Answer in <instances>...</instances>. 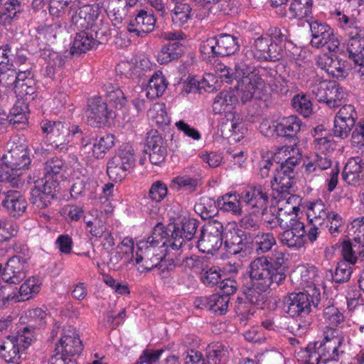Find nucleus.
<instances>
[{"instance_id":"31","label":"nucleus","mask_w":364,"mask_h":364,"mask_svg":"<svg viewBox=\"0 0 364 364\" xmlns=\"http://www.w3.org/2000/svg\"><path fill=\"white\" fill-rule=\"evenodd\" d=\"M229 355L228 347L220 343H210L206 348L208 364H225Z\"/></svg>"},{"instance_id":"50","label":"nucleus","mask_w":364,"mask_h":364,"mask_svg":"<svg viewBox=\"0 0 364 364\" xmlns=\"http://www.w3.org/2000/svg\"><path fill=\"white\" fill-rule=\"evenodd\" d=\"M221 277V270L218 267L205 266L202 269L200 281L206 287H213L220 284Z\"/></svg>"},{"instance_id":"23","label":"nucleus","mask_w":364,"mask_h":364,"mask_svg":"<svg viewBox=\"0 0 364 364\" xmlns=\"http://www.w3.org/2000/svg\"><path fill=\"white\" fill-rule=\"evenodd\" d=\"M1 205L6 208L9 215L16 218L21 216L28 207L26 198L17 191H8Z\"/></svg>"},{"instance_id":"30","label":"nucleus","mask_w":364,"mask_h":364,"mask_svg":"<svg viewBox=\"0 0 364 364\" xmlns=\"http://www.w3.org/2000/svg\"><path fill=\"white\" fill-rule=\"evenodd\" d=\"M330 215L331 212L321 200L311 203L308 207L307 218L311 224L323 227Z\"/></svg>"},{"instance_id":"25","label":"nucleus","mask_w":364,"mask_h":364,"mask_svg":"<svg viewBox=\"0 0 364 364\" xmlns=\"http://www.w3.org/2000/svg\"><path fill=\"white\" fill-rule=\"evenodd\" d=\"M342 177L349 185L358 184L364 178L363 160L359 156L349 159L343 168Z\"/></svg>"},{"instance_id":"57","label":"nucleus","mask_w":364,"mask_h":364,"mask_svg":"<svg viewBox=\"0 0 364 364\" xmlns=\"http://www.w3.org/2000/svg\"><path fill=\"white\" fill-rule=\"evenodd\" d=\"M350 264L341 261L338 263L337 267L333 274H332L333 280L336 283H345L348 282L353 272Z\"/></svg>"},{"instance_id":"55","label":"nucleus","mask_w":364,"mask_h":364,"mask_svg":"<svg viewBox=\"0 0 364 364\" xmlns=\"http://www.w3.org/2000/svg\"><path fill=\"white\" fill-rule=\"evenodd\" d=\"M215 202L209 198H202L194 206L195 212L203 219L210 218L215 215Z\"/></svg>"},{"instance_id":"62","label":"nucleus","mask_w":364,"mask_h":364,"mask_svg":"<svg viewBox=\"0 0 364 364\" xmlns=\"http://www.w3.org/2000/svg\"><path fill=\"white\" fill-rule=\"evenodd\" d=\"M121 246H117L110 252L109 265L114 269H118L122 262H127L129 259L127 250H122Z\"/></svg>"},{"instance_id":"36","label":"nucleus","mask_w":364,"mask_h":364,"mask_svg":"<svg viewBox=\"0 0 364 364\" xmlns=\"http://www.w3.org/2000/svg\"><path fill=\"white\" fill-rule=\"evenodd\" d=\"M70 3H65L57 0H50L49 4L50 14L56 18V21L50 26L52 28H60L67 24L66 11L69 10Z\"/></svg>"},{"instance_id":"18","label":"nucleus","mask_w":364,"mask_h":364,"mask_svg":"<svg viewBox=\"0 0 364 364\" xmlns=\"http://www.w3.org/2000/svg\"><path fill=\"white\" fill-rule=\"evenodd\" d=\"M86 116L90 125L97 127L107 123L109 119H114L116 114L101 97H94L87 101Z\"/></svg>"},{"instance_id":"11","label":"nucleus","mask_w":364,"mask_h":364,"mask_svg":"<svg viewBox=\"0 0 364 364\" xmlns=\"http://www.w3.org/2000/svg\"><path fill=\"white\" fill-rule=\"evenodd\" d=\"M160 250L152 247L141 240L137 244L135 263L139 272H149L161 267V262L164 256L159 253Z\"/></svg>"},{"instance_id":"40","label":"nucleus","mask_w":364,"mask_h":364,"mask_svg":"<svg viewBox=\"0 0 364 364\" xmlns=\"http://www.w3.org/2000/svg\"><path fill=\"white\" fill-rule=\"evenodd\" d=\"M167 85L168 82L162 73L160 71L156 73L149 80L146 87V97L154 99L161 96Z\"/></svg>"},{"instance_id":"37","label":"nucleus","mask_w":364,"mask_h":364,"mask_svg":"<svg viewBox=\"0 0 364 364\" xmlns=\"http://www.w3.org/2000/svg\"><path fill=\"white\" fill-rule=\"evenodd\" d=\"M97 46L94 38L89 34L88 30L81 31L75 36L73 46L70 48V53L80 54L93 48Z\"/></svg>"},{"instance_id":"20","label":"nucleus","mask_w":364,"mask_h":364,"mask_svg":"<svg viewBox=\"0 0 364 364\" xmlns=\"http://www.w3.org/2000/svg\"><path fill=\"white\" fill-rule=\"evenodd\" d=\"M26 259L14 256L6 262L1 272V279L6 283L19 284L26 277Z\"/></svg>"},{"instance_id":"64","label":"nucleus","mask_w":364,"mask_h":364,"mask_svg":"<svg viewBox=\"0 0 364 364\" xmlns=\"http://www.w3.org/2000/svg\"><path fill=\"white\" fill-rule=\"evenodd\" d=\"M116 71L119 75H124L128 78L139 76L138 75L139 68L134 62L121 61L117 64Z\"/></svg>"},{"instance_id":"13","label":"nucleus","mask_w":364,"mask_h":364,"mask_svg":"<svg viewBox=\"0 0 364 364\" xmlns=\"http://www.w3.org/2000/svg\"><path fill=\"white\" fill-rule=\"evenodd\" d=\"M100 13V9L97 4H86L81 7L70 6L68 10L70 26L82 31L87 30L99 17Z\"/></svg>"},{"instance_id":"39","label":"nucleus","mask_w":364,"mask_h":364,"mask_svg":"<svg viewBox=\"0 0 364 364\" xmlns=\"http://www.w3.org/2000/svg\"><path fill=\"white\" fill-rule=\"evenodd\" d=\"M66 166L62 159L59 158H52L45 164L46 178L43 179L49 180L55 183L58 179L63 180L65 176Z\"/></svg>"},{"instance_id":"24","label":"nucleus","mask_w":364,"mask_h":364,"mask_svg":"<svg viewBox=\"0 0 364 364\" xmlns=\"http://www.w3.org/2000/svg\"><path fill=\"white\" fill-rule=\"evenodd\" d=\"M316 63L318 67L334 77L344 78L348 75L345 62L338 60L336 56L323 54L317 58Z\"/></svg>"},{"instance_id":"14","label":"nucleus","mask_w":364,"mask_h":364,"mask_svg":"<svg viewBox=\"0 0 364 364\" xmlns=\"http://www.w3.org/2000/svg\"><path fill=\"white\" fill-rule=\"evenodd\" d=\"M55 188L56 183L49 180L39 178L35 181L31 188L30 203L37 209L47 208L54 198Z\"/></svg>"},{"instance_id":"52","label":"nucleus","mask_w":364,"mask_h":364,"mask_svg":"<svg viewBox=\"0 0 364 364\" xmlns=\"http://www.w3.org/2000/svg\"><path fill=\"white\" fill-rule=\"evenodd\" d=\"M346 97V93L343 87L336 82L333 81L332 85L330 86L328 99H326L325 103L331 108L338 107L342 105Z\"/></svg>"},{"instance_id":"29","label":"nucleus","mask_w":364,"mask_h":364,"mask_svg":"<svg viewBox=\"0 0 364 364\" xmlns=\"http://www.w3.org/2000/svg\"><path fill=\"white\" fill-rule=\"evenodd\" d=\"M183 53V46L178 41L169 42L162 46L157 54V61L161 64H168L178 60Z\"/></svg>"},{"instance_id":"47","label":"nucleus","mask_w":364,"mask_h":364,"mask_svg":"<svg viewBox=\"0 0 364 364\" xmlns=\"http://www.w3.org/2000/svg\"><path fill=\"white\" fill-rule=\"evenodd\" d=\"M192 9L188 4H177L171 14L173 23L178 26L186 24L192 18Z\"/></svg>"},{"instance_id":"60","label":"nucleus","mask_w":364,"mask_h":364,"mask_svg":"<svg viewBox=\"0 0 364 364\" xmlns=\"http://www.w3.org/2000/svg\"><path fill=\"white\" fill-rule=\"evenodd\" d=\"M333 81H320L316 82L311 87L312 94L319 102H325L328 99L330 86Z\"/></svg>"},{"instance_id":"3","label":"nucleus","mask_w":364,"mask_h":364,"mask_svg":"<svg viewBox=\"0 0 364 364\" xmlns=\"http://www.w3.org/2000/svg\"><path fill=\"white\" fill-rule=\"evenodd\" d=\"M34 336L28 327L18 331L16 336H8L0 346V355L7 363L19 364L21 353L31 343Z\"/></svg>"},{"instance_id":"17","label":"nucleus","mask_w":364,"mask_h":364,"mask_svg":"<svg viewBox=\"0 0 364 364\" xmlns=\"http://www.w3.org/2000/svg\"><path fill=\"white\" fill-rule=\"evenodd\" d=\"M61 337L56 344L55 353L63 355L66 357H73L80 355L83 347L79 335L73 326L63 328L61 331Z\"/></svg>"},{"instance_id":"7","label":"nucleus","mask_w":364,"mask_h":364,"mask_svg":"<svg viewBox=\"0 0 364 364\" xmlns=\"http://www.w3.org/2000/svg\"><path fill=\"white\" fill-rule=\"evenodd\" d=\"M340 331L333 327H326L322 342H318L316 353L324 362L338 360L340 355L344 353L343 343L344 338L340 335Z\"/></svg>"},{"instance_id":"32","label":"nucleus","mask_w":364,"mask_h":364,"mask_svg":"<svg viewBox=\"0 0 364 364\" xmlns=\"http://www.w3.org/2000/svg\"><path fill=\"white\" fill-rule=\"evenodd\" d=\"M217 43L218 55L228 56L239 50L240 45L236 36L222 33L215 37Z\"/></svg>"},{"instance_id":"45","label":"nucleus","mask_w":364,"mask_h":364,"mask_svg":"<svg viewBox=\"0 0 364 364\" xmlns=\"http://www.w3.org/2000/svg\"><path fill=\"white\" fill-rule=\"evenodd\" d=\"M299 209L297 207H292V210L289 213L279 209L275 220H277V222L282 229L288 230L296 228L299 224H304L297 218L296 211Z\"/></svg>"},{"instance_id":"48","label":"nucleus","mask_w":364,"mask_h":364,"mask_svg":"<svg viewBox=\"0 0 364 364\" xmlns=\"http://www.w3.org/2000/svg\"><path fill=\"white\" fill-rule=\"evenodd\" d=\"M252 73V68L249 63L243 61L237 62L235 65L234 70L228 68V73L223 78L227 83H231L233 80H237L238 82L240 79L242 80L244 77L249 76Z\"/></svg>"},{"instance_id":"33","label":"nucleus","mask_w":364,"mask_h":364,"mask_svg":"<svg viewBox=\"0 0 364 364\" xmlns=\"http://www.w3.org/2000/svg\"><path fill=\"white\" fill-rule=\"evenodd\" d=\"M304 225L299 224L296 228L285 230L279 235V239L283 245L298 248L304 245Z\"/></svg>"},{"instance_id":"4","label":"nucleus","mask_w":364,"mask_h":364,"mask_svg":"<svg viewBox=\"0 0 364 364\" xmlns=\"http://www.w3.org/2000/svg\"><path fill=\"white\" fill-rule=\"evenodd\" d=\"M318 296H320V293L316 291L312 295L307 291L289 294L284 300L286 312L291 317H305L311 311L312 306L318 308L321 299Z\"/></svg>"},{"instance_id":"44","label":"nucleus","mask_w":364,"mask_h":364,"mask_svg":"<svg viewBox=\"0 0 364 364\" xmlns=\"http://www.w3.org/2000/svg\"><path fill=\"white\" fill-rule=\"evenodd\" d=\"M26 106L15 105L7 117L9 124L16 129H23L28 124V116Z\"/></svg>"},{"instance_id":"42","label":"nucleus","mask_w":364,"mask_h":364,"mask_svg":"<svg viewBox=\"0 0 364 364\" xmlns=\"http://www.w3.org/2000/svg\"><path fill=\"white\" fill-rule=\"evenodd\" d=\"M170 231L164 230V226L161 223H158L153 229L151 235L147 237L146 240H144V242L148 245H151L159 250L161 247L166 245L168 246V240Z\"/></svg>"},{"instance_id":"9","label":"nucleus","mask_w":364,"mask_h":364,"mask_svg":"<svg viewBox=\"0 0 364 364\" xmlns=\"http://www.w3.org/2000/svg\"><path fill=\"white\" fill-rule=\"evenodd\" d=\"M237 102V99L231 90H223L218 94L213 103V110L215 114L225 112V124L231 127L233 132L242 122L238 114L231 112L232 105Z\"/></svg>"},{"instance_id":"51","label":"nucleus","mask_w":364,"mask_h":364,"mask_svg":"<svg viewBox=\"0 0 364 364\" xmlns=\"http://www.w3.org/2000/svg\"><path fill=\"white\" fill-rule=\"evenodd\" d=\"M324 307L323 310V318L324 322L328 324L327 327L338 326L343 322L344 316L339 309L333 305H322Z\"/></svg>"},{"instance_id":"49","label":"nucleus","mask_w":364,"mask_h":364,"mask_svg":"<svg viewBox=\"0 0 364 364\" xmlns=\"http://www.w3.org/2000/svg\"><path fill=\"white\" fill-rule=\"evenodd\" d=\"M114 144V136L111 134L100 137L99 140L95 139L91 147L92 156L97 159L103 158L105 152L111 149Z\"/></svg>"},{"instance_id":"35","label":"nucleus","mask_w":364,"mask_h":364,"mask_svg":"<svg viewBox=\"0 0 364 364\" xmlns=\"http://www.w3.org/2000/svg\"><path fill=\"white\" fill-rule=\"evenodd\" d=\"M230 298L219 294H214L201 299V305L218 315H223L228 311Z\"/></svg>"},{"instance_id":"58","label":"nucleus","mask_w":364,"mask_h":364,"mask_svg":"<svg viewBox=\"0 0 364 364\" xmlns=\"http://www.w3.org/2000/svg\"><path fill=\"white\" fill-rule=\"evenodd\" d=\"M27 316L30 323V326L28 327L30 328L31 332L33 334V331L34 328H41L45 324V320L47 316V314L41 308H36L29 310Z\"/></svg>"},{"instance_id":"41","label":"nucleus","mask_w":364,"mask_h":364,"mask_svg":"<svg viewBox=\"0 0 364 364\" xmlns=\"http://www.w3.org/2000/svg\"><path fill=\"white\" fill-rule=\"evenodd\" d=\"M87 30L89 34L94 38L97 46L107 42L111 35L108 23L104 22L99 17L93 21Z\"/></svg>"},{"instance_id":"61","label":"nucleus","mask_w":364,"mask_h":364,"mask_svg":"<svg viewBox=\"0 0 364 364\" xmlns=\"http://www.w3.org/2000/svg\"><path fill=\"white\" fill-rule=\"evenodd\" d=\"M18 231V227L16 224L6 220H0V243L9 240L15 236Z\"/></svg>"},{"instance_id":"59","label":"nucleus","mask_w":364,"mask_h":364,"mask_svg":"<svg viewBox=\"0 0 364 364\" xmlns=\"http://www.w3.org/2000/svg\"><path fill=\"white\" fill-rule=\"evenodd\" d=\"M197 186V180L188 176H178L172 180L170 188L176 191L182 188L187 191L192 192L195 191Z\"/></svg>"},{"instance_id":"6","label":"nucleus","mask_w":364,"mask_h":364,"mask_svg":"<svg viewBox=\"0 0 364 364\" xmlns=\"http://www.w3.org/2000/svg\"><path fill=\"white\" fill-rule=\"evenodd\" d=\"M9 149L6 154L2 158L4 171H8L14 176L18 175L21 178V174L23 171L28 168L31 163L29 151L24 144H10Z\"/></svg>"},{"instance_id":"54","label":"nucleus","mask_w":364,"mask_h":364,"mask_svg":"<svg viewBox=\"0 0 364 364\" xmlns=\"http://www.w3.org/2000/svg\"><path fill=\"white\" fill-rule=\"evenodd\" d=\"M293 108L304 117H309L313 112L312 104L306 95H297L291 100Z\"/></svg>"},{"instance_id":"10","label":"nucleus","mask_w":364,"mask_h":364,"mask_svg":"<svg viewBox=\"0 0 364 364\" xmlns=\"http://www.w3.org/2000/svg\"><path fill=\"white\" fill-rule=\"evenodd\" d=\"M199 222L193 218H184L181 225L178 223H170L168 230L170 231L168 245L173 250H179L186 240H191L193 238Z\"/></svg>"},{"instance_id":"8","label":"nucleus","mask_w":364,"mask_h":364,"mask_svg":"<svg viewBox=\"0 0 364 364\" xmlns=\"http://www.w3.org/2000/svg\"><path fill=\"white\" fill-rule=\"evenodd\" d=\"M224 228L223 224L213 220L208 221L200 230L198 247L203 252L213 255L223 244Z\"/></svg>"},{"instance_id":"21","label":"nucleus","mask_w":364,"mask_h":364,"mask_svg":"<svg viewBox=\"0 0 364 364\" xmlns=\"http://www.w3.org/2000/svg\"><path fill=\"white\" fill-rule=\"evenodd\" d=\"M155 24L156 18L152 12L141 9L129 21L127 31L137 37L143 38L154 29Z\"/></svg>"},{"instance_id":"46","label":"nucleus","mask_w":364,"mask_h":364,"mask_svg":"<svg viewBox=\"0 0 364 364\" xmlns=\"http://www.w3.org/2000/svg\"><path fill=\"white\" fill-rule=\"evenodd\" d=\"M242 84L245 87L242 90L240 98L242 103H246L252 99L255 90L262 85V80L257 75L252 74L244 77Z\"/></svg>"},{"instance_id":"19","label":"nucleus","mask_w":364,"mask_h":364,"mask_svg":"<svg viewBox=\"0 0 364 364\" xmlns=\"http://www.w3.org/2000/svg\"><path fill=\"white\" fill-rule=\"evenodd\" d=\"M249 243L247 235L241 230L234 228L225 232V247L230 255L246 256L250 253Z\"/></svg>"},{"instance_id":"38","label":"nucleus","mask_w":364,"mask_h":364,"mask_svg":"<svg viewBox=\"0 0 364 364\" xmlns=\"http://www.w3.org/2000/svg\"><path fill=\"white\" fill-rule=\"evenodd\" d=\"M311 0H291L288 12L284 14L290 19H302L311 14Z\"/></svg>"},{"instance_id":"22","label":"nucleus","mask_w":364,"mask_h":364,"mask_svg":"<svg viewBox=\"0 0 364 364\" xmlns=\"http://www.w3.org/2000/svg\"><path fill=\"white\" fill-rule=\"evenodd\" d=\"M301 126L302 122L297 116L290 115L279 119L276 124L273 125L272 132L278 136L291 139L296 144V135Z\"/></svg>"},{"instance_id":"56","label":"nucleus","mask_w":364,"mask_h":364,"mask_svg":"<svg viewBox=\"0 0 364 364\" xmlns=\"http://www.w3.org/2000/svg\"><path fill=\"white\" fill-rule=\"evenodd\" d=\"M90 213L93 217L92 220H87V218H84L87 230L93 237H101L107 229L105 223L98 218L97 210H92Z\"/></svg>"},{"instance_id":"12","label":"nucleus","mask_w":364,"mask_h":364,"mask_svg":"<svg viewBox=\"0 0 364 364\" xmlns=\"http://www.w3.org/2000/svg\"><path fill=\"white\" fill-rule=\"evenodd\" d=\"M309 26L312 36L311 44L313 47L320 48L326 46L331 52L338 50L340 41L328 25L314 21L309 23Z\"/></svg>"},{"instance_id":"26","label":"nucleus","mask_w":364,"mask_h":364,"mask_svg":"<svg viewBox=\"0 0 364 364\" xmlns=\"http://www.w3.org/2000/svg\"><path fill=\"white\" fill-rule=\"evenodd\" d=\"M248 274L250 278L251 285L246 287L244 289L246 299L248 304L257 306L259 308H263V305L267 299V296L264 293L272 285L262 288L258 286L259 284H257V281L254 280V278L251 276V269L249 267Z\"/></svg>"},{"instance_id":"28","label":"nucleus","mask_w":364,"mask_h":364,"mask_svg":"<svg viewBox=\"0 0 364 364\" xmlns=\"http://www.w3.org/2000/svg\"><path fill=\"white\" fill-rule=\"evenodd\" d=\"M241 194L228 193L218 198L217 205L224 212H231L235 215H242Z\"/></svg>"},{"instance_id":"34","label":"nucleus","mask_w":364,"mask_h":364,"mask_svg":"<svg viewBox=\"0 0 364 364\" xmlns=\"http://www.w3.org/2000/svg\"><path fill=\"white\" fill-rule=\"evenodd\" d=\"M40 283L38 278L34 277H30L26 279L23 284L20 287L18 293L19 295L11 296L9 295L4 300L15 299L16 302H20L28 300L34 294H37L40 290Z\"/></svg>"},{"instance_id":"5","label":"nucleus","mask_w":364,"mask_h":364,"mask_svg":"<svg viewBox=\"0 0 364 364\" xmlns=\"http://www.w3.org/2000/svg\"><path fill=\"white\" fill-rule=\"evenodd\" d=\"M134 151L132 146L129 144H124L109 160L107 173L112 181H120L126 176L127 172L134 168Z\"/></svg>"},{"instance_id":"1","label":"nucleus","mask_w":364,"mask_h":364,"mask_svg":"<svg viewBox=\"0 0 364 364\" xmlns=\"http://www.w3.org/2000/svg\"><path fill=\"white\" fill-rule=\"evenodd\" d=\"M287 257L281 251L274 250L269 259L261 256L253 259L249 264L251 276L264 288L269 285L279 286L286 279Z\"/></svg>"},{"instance_id":"16","label":"nucleus","mask_w":364,"mask_h":364,"mask_svg":"<svg viewBox=\"0 0 364 364\" xmlns=\"http://www.w3.org/2000/svg\"><path fill=\"white\" fill-rule=\"evenodd\" d=\"M241 201L252 214L267 211L269 197L265 189L261 186H250L241 193Z\"/></svg>"},{"instance_id":"63","label":"nucleus","mask_w":364,"mask_h":364,"mask_svg":"<svg viewBox=\"0 0 364 364\" xmlns=\"http://www.w3.org/2000/svg\"><path fill=\"white\" fill-rule=\"evenodd\" d=\"M354 126L355 124L348 123L344 119L335 117L333 129V134L335 136L341 139L346 138Z\"/></svg>"},{"instance_id":"43","label":"nucleus","mask_w":364,"mask_h":364,"mask_svg":"<svg viewBox=\"0 0 364 364\" xmlns=\"http://www.w3.org/2000/svg\"><path fill=\"white\" fill-rule=\"evenodd\" d=\"M276 245V240L272 233H259L252 240V249L259 255L269 252Z\"/></svg>"},{"instance_id":"2","label":"nucleus","mask_w":364,"mask_h":364,"mask_svg":"<svg viewBox=\"0 0 364 364\" xmlns=\"http://www.w3.org/2000/svg\"><path fill=\"white\" fill-rule=\"evenodd\" d=\"M284 154L287 156L284 161L276 162L274 182L272 188L279 193H284L291 188L294 181V168L301 161V154L298 149L291 146H283L274 154V161L279 158V155Z\"/></svg>"},{"instance_id":"27","label":"nucleus","mask_w":364,"mask_h":364,"mask_svg":"<svg viewBox=\"0 0 364 364\" xmlns=\"http://www.w3.org/2000/svg\"><path fill=\"white\" fill-rule=\"evenodd\" d=\"M22 11V5L18 0H7L0 5V24L4 26L11 25L17 20Z\"/></svg>"},{"instance_id":"15","label":"nucleus","mask_w":364,"mask_h":364,"mask_svg":"<svg viewBox=\"0 0 364 364\" xmlns=\"http://www.w3.org/2000/svg\"><path fill=\"white\" fill-rule=\"evenodd\" d=\"M41 128L43 133L47 134V141L52 146L60 150L66 148L71 127H68L61 122L43 120L41 122Z\"/></svg>"},{"instance_id":"53","label":"nucleus","mask_w":364,"mask_h":364,"mask_svg":"<svg viewBox=\"0 0 364 364\" xmlns=\"http://www.w3.org/2000/svg\"><path fill=\"white\" fill-rule=\"evenodd\" d=\"M147 115L152 122L159 126L167 125L170 119L165 109L164 104L157 103L148 111Z\"/></svg>"}]
</instances>
